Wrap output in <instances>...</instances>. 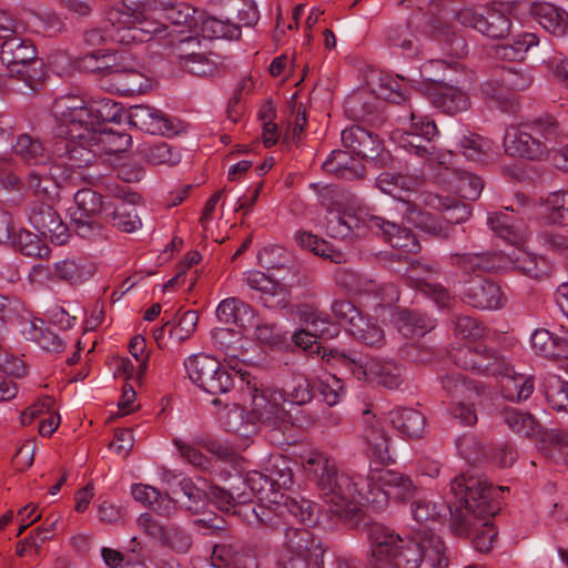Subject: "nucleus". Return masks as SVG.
Listing matches in <instances>:
<instances>
[{"label":"nucleus","mask_w":568,"mask_h":568,"mask_svg":"<svg viewBox=\"0 0 568 568\" xmlns=\"http://www.w3.org/2000/svg\"><path fill=\"white\" fill-rule=\"evenodd\" d=\"M457 504L450 510V529L458 537L468 536L477 519L494 517L500 510L504 487H494L481 475L457 476L450 485Z\"/></svg>","instance_id":"nucleus-1"},{"label":"nucleus","mask_w":568,"mask_h":568,"mask_svg":"<svg viewBox=\"0 0 568 568\" xmlns=\"http://www.w3.org/2000/svg\"><path fill=\"white\" fill-rule=\"evenodd\" d=\"M368 568H419L423 562L420 541L403 538L382 524L367 528Z\"/></svg>","instance_id":"nucleus-2"},{"label":"nucleus","mask_w":568,"mask_h":568,"mask_svg":"<svg viewBox=\"0 0 568 568\" xmlns=\"http://www.w3.org/2000/svg\"><path fill=\"white\" fill-rule=\"evenodd\" d=\"M322 358L329 365L345 369L353 378L375 383L388 389L404 382V366L396 361L372 358L365 362L357 353L339 348H323Z\"/></svg>","instance_id":"nucleus-3"},{"label":"nucleus","mask_w":568,"mask_h":568,"mask_svg":"<svg viewBox=\"0 0 568 568\" xmlns=\"http://www.w3.org/2000/svg\"><path fill=\"white\" fill-rule=\"evenodd\" d=\"M239 376L241 389L251 399V410L257 422L273 428H280L288 419V414L282 406L284 394L264 387L246 368L232 366Z\"/></svg>","instance_id":"nucleus-4"},{"label":"nucleus","mask_w":568,"mask_h":568,"mask_svg":"<svg viewBox=\"0 0 568 568\" xmlns=\"http://www.w3.org/2000/svg\"><path fill=\"white\" fill-rule=\"evenodd\" d=\"M362 477H354L344 471H336L327 484V489L322 488L321 497L329 505V510L339 518L355 520L361 511V506L367 503V490L364 491Z\"/></svg>","instance_id":"nucleus-5"},{"label":"nucleus","mask_w":568,"mask_h":568,"mask_svg":"<svg viewBox=\"0 0 568 568\" xmlns=\"http://www.w3.org/2000/svg\"><path fill=\"white\" fill-rule=\"evenodd\" d=\"M0 60L8 70L20 78L31 89L36 90L43 78V63L37 58V49L30 39L21 32L2 42Z\"/></svg>","instance_id":"nucleus-6"},{"label":"nucleus","mask_w":568,"mask_h":568,"mask_svg":"<svg viewBox=\"0 0 568 568\" xmlns=\"http://www.w3.org/2000/svg\"><path fill=\"white\" fill-rule=\"evenodd\" d=\"M189 378L212 395L226 394L234 388L239 378L230 367L223 366L216 358L206 354H195L184 361Z\"/></svg>","instance_id":"nucleus-7"},{"label":"nucleus","mask_w":568,"mask_h":568,"mask_svg":"<svg viewBox=\"0 0 568 568\" xmlns=\"http://www.w3.org/2000/svg\"><path fill=\"white\" fill-rule=\"evenodd\" d=\"M55 112L60 114V134L78 139L89 145L101 130L90 105L77 97L63 98L55 102Z\"/></svg>","instance_id":"nucleus-8"},{"label":"nucleus","mask_w":568,"mask_h":568,"mask_svg":"<svg viewBox=\"0 0 568 568\" xmlns=\"http://www.w3.org/2000/svg\"><path fill=\"white\" fill-rule=\"evenodd\" d=\"M367 504L383 507L388 500L405 501L415 496L416 486L409 476L392 469L371 470L366 478Z\"/></svg>","instance_id":"nucleus-9"},{"label":"nucleus","mask_w":568,"mask_h":568,"mask_svg":"<svg viewBox=\"0 0 568 568\" xmlns=\"http://www.w3.org/2000/svg\"><path fill=\"white\" fill-rule=\"evenodd\" d=\"M450 356L456 366L484 376L500 377L513 371L501 353L483 343L458 348Z\"/></svg>","instance_id":"nucleus-10"},{"label":"nucleus","mask_w":568,"mask_h":568,"mask_svg":"<svg viewBox=\"0 0 568 568\" xmlns=\"http://www.w3.org/2000/svg\"><path fill=\"white\" fill-rule=\"evenodd\" d=\"M102 212V196L91 189H81L74 194V209L71 210V226L83 239L95 240L103 234L99 220Z\"/></svg>","instance_id":"nucleus-11"},{"label":"nucleus","mask_w":568,"mask_h":568,"mask_svg":"<svg viewBox=\"0 0 568 568\" xmlns=\"http://www.w3.org/2000/svg\"><path fill=\"white\" fill-rule=\"evenodd\" d=\"M456 19L466 28H471L493 39H503L509 34L511 22L503 12L480 7H464L456 11Z\"/></svg>","instance_id":"nucleus-12"},{"label":"nucleus","mask_w":568,"mask_h":568,"mask_svg":"<svg viewBox=\"0 0 568 568\" xmlns=\"http://www.w3.org/2000/svg\"><path fill=\"white\" fill-rule=\"evenodd\" d=\"M409 120V128L403 136L404 148L429 163L443 164L436 146L432 143L439 133L435 122L415 112H410Z\"/></svg>","instance_id":"nucleus-13"},{"label":"nucleus","mask_w":568,"mask_h":568,"mask_svg":"<svg viewBox=\"0 0 568 568\" xmlns=\"http://www.w3.org/2000/svg\"><path fill=\"white\" fill-rule=\"evenodd\" d=\"M342 143L353 154L372 161L375 165L384 166L390 155L383 149L378 135L363 126L352 125L342 131Z\"/></svg>","instance_id":"nucleus-14"},{"label":"nucleus","mask_w":568,"mask_h":568,"mask_svg":"<svg viewBox=\"0 0 568 568\" xmlns=\"http://www.w3.org/2000/svg\"><path fill=\"white\" fill-rule=\"evenodd\" d=\"M362 438L366 445L365 453L369 459L381 465L395 463L392 454V438L382 422L369 409L363 413Z\"/></svg>","instance_id":"nucleus-15"},{"label":"nucleus","mask_w":568,"mask_h":568,"mask_svg":"<svg viewBox=\"0 0 568 568\" xmlns=\"http://www.w3.org/2000/svg\"><path fill=\"white\" fill-rule=\"evenodd\" d=\"M367 226L371 231L381 235L394 248L413 254L418 253L420 250L416 235L409 229L403 227L383 216L371 215L367 220Z\"/></svg>","instance_id":"nucleus-16"},{"label":"nucleus","mask_w":568,"mask_h":568,"mask_svg":"<svg viewBox=\"0 0 568 568\" xmlns=\"http://www.w3.org/2000/svg\"><path fill=\"white\" fill-rule=\"evenodd\" d=\"M129 123L150 134L173 135L178 130L173 120L161 110L136 104L128 110Z\"/></svg>","instance_id":"nucleus-17"},{"label":"nucleus","mask_w":568,"mask_h":568,"mask_svg":"<svg viewBox=\"0 0 568 568\" xmlns=\"http://www.w3.org/2000/svg\"><path fill=\"white\" fill-rule=\"evenodd\" d=\"M105 31L109 41L120 44L139 43L134 22V8L122 4L111 8L105 17Z\"/></svg>","instance_id":"nucleus-18"},{"label":"nucleus","mask_w":568,"mask_h":568,"mask_svg":"<svg viewBox=\"0 0 568 568\" xmlns=\"http://www.w3.org/2000/svg\"><path fill=\"white\" fill-rule=\"evenodd\" d=\"M545 145L530 130L524 128V123L517 128H508L504 136L505 152L510 156L537 160L546 154Z\"/></svg>","instance_id":"nucleus-19"},{"label":"nucleus","mask_w":568,"mask_h":568,"mask_svg":"<svg viewBox=\"0 0 568 568\" xmlns=\"http://www.w3.org/2000/svg\"><path fill=\"white\" fill-rule=\"evenodd\" d=\"M31 225L43 235H49L51 241L62 245L69 239L68 227L62 222L59 213L47 203H34L29 213Z\"/></svg>","instance_id":"nucleus-20"},{"label":"nucleus","mask_w":568,"mask_h":568,"mask_svg":"<svg viewBox=\"0 0 568 568\" xmlns=\"http://www.w3.org/2000/svg\"><path fill=\"white\" fill-rule=\"evenodd\" d=\"M450 264L464 274L476 272H498L509 266L504 252L455 253Z\"/></svg>","instance_id":"nucleus-21"},{"label":"nucleus","mask_w":568,"mask_h":568,"mask_svg":"<svg viewBox=\"0 0 568 568\" xmlns=\"http://www.w3.org/2000/svg\"><path fill=\"white\" fill-rule=\"evenodd\" d=\"M463 301L479 310H499L505 305L506 297L497 283L477 278L463 292Z\"/></svg>","instance_id":"nucleus-22"},{"label":"nucleus","mask_w":568,"mask_h":568,"mask_svg":"<svg viewBox=\"0 0 568 568\" xmlns=\"http://www.w3.org/2000/svg\"><path fill=\"white\" fill-rule=\"evenodd\" d=\"M212 556L215 560L232 568H258V559L250 547L240 540L229 538L213 547Z\"/></svg>","instance_id":"nucleus-23"},{"label":"nucleus","mask_w":568,"mask_h":568,"mask_svg":"<svg viewBox=\"0 0 568 568\" xmlns=\"http://www.w3.org/2000/svg\"><path fill=\"white\" fill-rule=\"evenodd\" d=\"M303 471L308 480L314 481L320 490L326 489L331 478L338 470L336 462L326 453L313 449L300 455Z\"/></svg>","instance_id":"nucleus-24"},{"label":"nucleus","mask_w":568,"mask_h":568,"mask_svg":"<svg viewBox=\"0 0 568 568\" xmlns=\"http://www.w3.org/2000/svg\"><path fill=\"white\" fill-rule=\"evenodd\" d=\"M393 428L409 439H420L427 432V420L422 412L412 407H396L388 413Z\"/></svg>","instance_id":"nucleus-25"},{"label":"nucleus","mask_w":568,"mask_h":568,"mask_svg":"<svg viewBox=\"0 0 568 568\" xmlns=\"http://www.w3.org/2000/svg\"><path fill=\"white\" fill-rule=\"evenodd\" d=\"M277 548L311 555L315 558H323L325 554L322 541L303 527H287Z\"/></svg>","instance_id":"nucleus-26"},{"label":"nucleus","mask_w":568,"mask_h":568,"mask_svg":"<svg viewBox=\"0 0 568 568\" xmlns=\"http://www.w3.org/2000/svg\"><path fill=\"white\" fill-rule=\"evenodd\" d=\"M530 14L554 36L564 37L568 32V12L552 3L532 2Z\"/></svg>","instance_id":"nucleus-27"},{"label":"nucleus","mask_w":568,"mask_h":568,"mask_svg":"<svg viewBox=\"0 0 568 568\" xmlns=\"http://www.w3.org/2000/svg\"><path fill=\"white\" fill-rule=\"evenodd\" d=\"M322 168L335 178L348 181L362 179L364 175V165L349 151H332L329 156L323 162Z\"/></svg>","instance_id":"nucleus-28"},{"label":"nucleus","mask_w":568,"mask_h":568,"mask_svg":"<svg viewBox=\"0 0 568 568\" xmlns=\"http://www.w3.org/2000/svg\"><path fill=\"white\" fill-rule=\"evenodd\" d=\"M392 321L405 337L424 336L436 326L435 320L427 314L407 308L398 310Z\"/></svg>","instance_id":"nucleus-29"},{"label":"nucleus","mask_w":568,"mask_h":568,"mask_svg":"<svg viewBox=\"0 0 568 568\" xmlns=\"http://www.w3.org/2000/svg\"><path fill=\"white\" fill-rule=\"evenodd\" d=\"M440 175L449 189L455 190L460 197L468 201H476L484 189L481 179L467 171L444 166Z\"/></svg>","instance_id":"nucleus-30"},{"label":"nucleus","mask_w":568,"mask_h":568,"mask_svg":"<svg viewBox=\"0 0 568 568\" xmlns=\"http://www.w3.org/2000/svg\"><path fill=\"white\" fill-rule=\"evenodd\" d=\"M79 142L70 135L60 134L51 142L49 152V170L53 180H69L71 174L68 173L69 155L73 143Z\"/></svg>","instance_id":"nucleus-31"},{"label":"nucleus","mask_w":568,"mask_h":568,"mask_svg":"<svg viewBox=\"0 0 568 568\" xmlns=\"http://www.w3.org/2000/svg\"><path fill=\"white\" fill-rule=\"evenodd\" d=\"M150 6L162 10L164 19L172 26L197 29L199 11L185 3H176L175 0H150Z\"/></svg>","instance_id":"nucleus-32"},{"label":"nucleus","mask_w":568,"mask_h":568,"mask_svg":"<svg viewBox=\"0 0 568 568\" xmlns=\"http://www.w3.org/2000/svg\"><path fill=\"white\" fill-rule=\"evenodd\" d=\"M216 316L220 322L234 324L243 329L251 328L254 325L253 308L237 297L223 300L216 308Z\"/></svg>","instance_id":"nucleus-33"},{"label":"nucleus","mask_w":568,"mask_h":568,"mask_svg":"<svg viewBox=\"0 0 568 568\" xmlns=\"http://www.w3.org/2000/svg\"><path fill=\"white\" fill-rule=\"evenodd\" d=\"M123 191H119L115 196L119 199L114 204L113 211L106 214V221L122 232L131 233L141 226V220L134 206L135 200L139 197L132 194L129 201L122 199Z\"/></svg>","instance_id":"nucleus-34"},{"label":"nucleus","mask_w":568,"mask_h":568,"mask_svg":"<svg viewBox=\"0 0 568 568\" xmlns=\"http://www.w3.org/2000/svg\"><path fill=\"white\" fill-rule=\"evenodd\" d=\"M12 152L23 163L47 168L49 165V152L41 140L28 134H20L12 145Z\"/></svg>","instance_id":"nucleus-35"},{"label":"nucleus","mask_w":568,"mask_h":568,"mask_svg":"<svg viewBox=\"0 0 568 568\" xmlns=\"http://www.w3.org/2000/svg\"><path fill=\"white\" fill-rule=\"evenodd\" d=\"M184 45H199V41L195 37L192 36L179 38L176 41V50L179 51L181 67L194 75L205 77L211 74L213 71L211 61L201 53H195L194 51L186 52V50L183 48Z\"/></svg>","instance_id":"nucleus-36"},{"label":"nucleus","mask_w":568,"mask_h":568,"mask_svg":"<svg viewBox=\"0 0 568 568\" xmlns=\"http://www.w3.org/2000/svg\"><path fill=\"white\" fill-rule=\"evenodd\" d=\"M433 104L444 113L454 115L468 110L470 99L460 88L442 84L433 94Z\"/></svg>","instance_id":"nucleus-37"},{"label":"nucleus","mask_w":568,"mask_h":568,"mask_svg":"<svg viewBox=\"0 0 568 568\" xmlns=\"http://www.w3.org/2000/svg\"><path fill=\"white\" fill-rule=\"evenodd\" d=\"M524 128L546 143V152L554 149L562 140L567 139V134L560 123L549 114L536 118L530 122L524 123Z\"/></svg>","instance_id":"nucleus-38"},{"label":"nucleus","mask_w":568,"mask_h":568,"mask_svg":"<svg viewBox=\"0 0 568 568\" xmlns=\"http://www.w3.org/2000/svg\"><path fill=\"white\" fill-rule=\"evenodd\" d=\"M488 224L499 237L515 246L525 242L523 222L515 221L514 215L506 212H496L488 216Z\"/></svg>","instance_id":"nucleus-39"},{"label":"nucleus","mask_w":568,"mask_h":568,"mask_svg":"<svg viewBox=\"0 0 568 568\" xmlns=\"http://www.w3.org/2000/svg\"><path fill=\"white\" fill-rule=\"evenodd\" d=\"M414 18L416 27L420 28V32L425 36L445 42L453 41L455 36L454 26L447 20L446 16L417 12L414 14Z\"/></svg>","instance_id":"nucleus-40"},{"label":"nucleus","mask_w":568,"mask_h":568,"mask_svg":"<svg viewBox=\"0 0 568 568\" xmlns=\"http://www.w3.org/2000/svg\"><path fill=\"white\" fill-rule=\"evenodd\" d=\"M501 395L511 402L526 400L531 396L535 389L534 378L524 374L515 373L514 369L508 374L501 375Z\"/></svg>","instance_id":"nucleus-41"},{"label":"nucleus","mask_w":568,"mask_h":568,"mask_svg":"<svg viewBox=\"0 0 568 568\" xmlns=\"http://www.w3.org/2000/svg\"><path fill=\"white\" fill-rule=\"evenodd\" d=\"M403 204L406 206L405 213L407 219L414 222L420 230L442 239H448L452 236V226L443 224L435 216L423 212L415 203L405 201Z\"/></svg>","instance_id":"nucleus-42"},{"label":"nucleus","mask_w":568,"mask_h":568,"mask_svg":"<svg viewBox=\"0 0 568 568\" xmlns=\"http://www.w3.org/2000/svg\"><path fill=\"white\" fill-rule=\"evenodd\" d=\"M416 24L414 16L407 24L393 26L386 31V41L389 47L398 48L403 54L413 58L419 53V44L412 32V26Z\"/></svg>","instance_id":"nucleus-43"},{"label":"nucleus","mask_w":568,"mask_h":568,"mask_svg":"<svg viewBox=\"0 0 568 568\" xmlns=\"http://www.w3.org/2000/svg\"><path fill=\"white\" fill-rule=\"evenodd\" d=\"M565 337H557V333L545 328L536 329L531 336V346L539 355L549 359L565 357Z\"/></svg>","instance_id":"nucleus-44"},{"label":"nucleus","mask_w":568,"mask_h":568,"mask_svg":"<svg viewBox=\"0 0 568 568\" xmlns=\"http://www.w3.org/2000/svg\"><path fill=\"white\" fill-rule=\"evenodd\" d=\"M481 94L490 106L497 108L504 112H508L515 106V97L509 89L505 87L499 73L483 83Z\"/></svg>","instance_id":"nucleus-45"},{"label":"nucleus","mask_w":568,"mask_h":568,"mask_svg":"<svg viewBox=\"0 0 568 568\" xmlns=\"http://www.w3.org/2000/svg\"><path fill=\"white\" fill-rule=\"evenodd\" d=\"M349 334L357 341L371 347H382L385 344L384 331L375 321L362 314L351 327Z\"/></svg>","instance_id":"nucleus-46"},{"label":"nucleus","mask_w":568,"mask_h":568,"mask_svg":"<svg viewBox=\"0 0 568 568\" xmlns=\"http://www.w3.org/2000/svg\"><path fill=\"white\" fill-rule=\"evenodd\" d=\"M440 384L447 395L452 397H467L481 395L486 387L481 383L467 379L458 372L447 373L440 377Z\"/></svg>","instance_id":"nucleus-47"},{"label":"nucleus","mask_w":568,"mask_h":568,"mask_svg":"<svg viewBox=\"0 0 568 568\" xmlns=\"http://www.w3.org/2000/svg\"><path fill=\"white\" fill-rule=\"evenodd\" d=\"M504 423L516 434L531 438L540 434V425L535 417L517 408H505L501 412Z\"/></svg>","instance_id":"nucleus-48"},{"label":"nucleus","mask_w":568,"mask_h":568,"mask_svg":"<svg viewBox=\"0 0 568 568\" xmlns=\"http://www.w3.org/2000/svg\"><path fill=\"white\" fill-rule=\"evenodd\" d=\"M265 471L276 493L281 489L291 488L294 483L291 462L283 455H272L267 462Z\"/></svg>","instance_id":"nucleus-49"},{"label":"nucleus","mask_w":568,"mask_h":568,"mask_svg":"<svg viewBox=\"0 0 568 568\" xmlns=\"http://www.w3.org/2000/svg\"><path fill=\"white\" fill-rule=\"evenodd\" d=\"M420 546L423 561L433 568H446L448 566L447 548L438 535L426 534L420 540Z\"/></svg>","instance_id":"nucleus-50"},{"label":"nucleus","mask_w":568,"mask_h":568,"mask_svg":"<svg viewBox=\"0 0 568 568\" xmlns=\"http://www.w3.org/2000/svg\"><path fill=\"white\" fill-rule=\"evenodd\" d=\"M302 318L306 323V328L315 339H332L339 333V327L333 323L328 315L318 311L307 310L302 313Z\"/></svg>","instance_id":"nucleus-51"},{"label":"nucleus","mask_w":568,"mask_h":568,"mask_svg":"<svg viewBox=\"0 0 568 568\" xmlns=\"http://www.w3.org/2000/svg\"><path fill=\"white\" fill-rule=\"evenodd\" d=\"M131 144V135L125 132H115L111 129H101L90 145H95L99 155L102 153L116 154L123 152Z\"/></svg>","instance_id":"nucleus-52"},{"label":"nucleus","mask_w":568,"mask_h":568,"mask_svg":"<svg viewBox=\"0 0 568 568\" xmlns=\"http://www.w3.org/2000/svg\"><path fill=\"white\" fill-rule=\"evenodd\" d=\"M244 282L254 291L261 293V300L267 307L273 306L271 298L283 296L284 292L281 285L272 281L265 273L260 271H250L244 275Z\"/></svg>","instance_id":"nucleus-53"},{"label":"nucleus","mask_w":568,"mask_h":568,"mask_svg":"<svg viewBox=\"0 0 568 568\" xmlns=\"http://www.w3.org/2000/svg\"><path fill=\"white\" fill-rule=\"evenodd\" d=\"M542 388L552 409L568 413V382L557 375H547L544 377Z\"/></svg>","instance_id":"nucleus-54"},{"label":"nucleus","mask_w":568,"mask_h":568,"mask_svg":"<svg viewBox=\"0 0 568 568\" xmlns=\"http://www.w3.org/2000/svg\"><path fill=\"white\" fill-rule=\"evenodd\" d=\"M12 246L29 257L47 258L50 254V247L44 240L28 230L19 231Z\"/></svg>","instance_id":"nucleus-55"},{"label":"nucleus","mask_w":568,"mask_h":568,"mask_svg":"<svg viewBox=\"0 0 568 568\" xmlns=\"http://www.w3.org/2000/svg\"><path fill=\"white\" fill-rule=\"evenodd\" d=\"M211 336L215 347L225 353L224 361L232 372H234L232 366L246 368L245 363L236 359V355L233 353L235 349L232 348V345L237 341V333L234 329L217 327L212 331Z\"/></svg>","instance_id":"nucleus-56"},{"label":"nucleus","mask_w":568,"mask_h":568,"mask_svg":"<svg viewBox=\"0 0 568 568\" xmlns=\"http://www.w3.org/2000/svg\"><path fill=\"white\" fill-rule=\"evenodd\" d=\"M358 217L348 212L329 213L326 221V233L334 239H346L358 227Z\"/></svg>","instance_id":"nucleus-57"},{"label":"nucleus","mask_w":568,"mask_h":568,"mask_svg":"<svg viewBox=\"0 0 568 568\" xmlns=\"http://www.w3.org/2000/svg\"><path fill=\"white\" fill-rule=\"evenodd\" d=\"M458 145L465 158L475 162H484L491 151L489 140L470 132L459 139Z\"/></svg>","instance_id":"nucleus-58"},{"label":"nucleus","mask_w":568,"mask_h":568,"mask_svg":"<svg viewBox=\"0 0 568 568\" xmlns=\"http://www.w3.org/2000/svg\"><path fill=\"white\" fill-rule=\"evenodd\" d=\"M438 204L436 209L442 211L443 220L447 223V225H455L467 221L471 215V210L468 204L462 203L456 199L450 197H436ZM430 204L435 206L433 201Z\"/></svg>","instance_id":"nucleus-59"},{"label":"nucleus","mask_w":568,"mask_h":568,"mask_svg":"<svg viewBox=\"0 0 568 568\" xmlns=\"http://www.w3.org/2000/svg\"><path fill=\"white\" fill-rule=\"evenodd\" d=\"M446 508L447 506L443 503H436L427 496H419L412 503V515L418 523H428L443 516Z\"/></svg>","instance_id":"nucleus-60"},{"label":"nucleus","mask_w":568,"mask_h":568,"mask_svg":"<svg viewBox=\"0 0 568 568\" xmlns=\"http://www.w3.org/2000/svg\"><path fill=\"white\" fill-rule=\"evenodd\" d=\"M547 220L557 225H568V191H557L547 199Z\"/></svg>","instance_id":"nucleus-61"},{"label":"nucleus","mask_w":568,"mask_h":568,"mask_svg":"<svg viewBox=\"0 0 568 568\" xmlns=\"http://www.w3.org/2000/svg\"><path fill=\"white\" fill-rule=\"evenodd\" d=\"M275 565L276 568H310L311 565L323 568L324 561L323 558L277 548Z\"/></svg>","instance_id":"nucleus-62"},{"label":"nucleus","mask_w":568,"mask_h":568,"mask_svg":"<svg viewBox=\"0 0 568 568\" xmlns=\"http://www.w3.org/2000/svg\"><path fill=\"white\" fill-rule=\"evenodd\" d=\"M178 486L187 499L184 508L191 514H200L209 501L207 493L199 488L191 478L181 479Z\"/></svg>","instance_id":"nucleus-63"},{"label":"nucleus","mask_w":568,"mask_h":568,"mask_svg":"<svg viewBox=\"0 0 568 568\" xmlns=\"http://www.w3.org/2000/svg\"><path fill=\"white\" fill-rule=\"evenodd\" d=\"M455 336L462 339H481L487 336V328L476 318L468 315H457L453 321Z\"/></svg>","instance_id":"nucleus-64"}]
</instances>
